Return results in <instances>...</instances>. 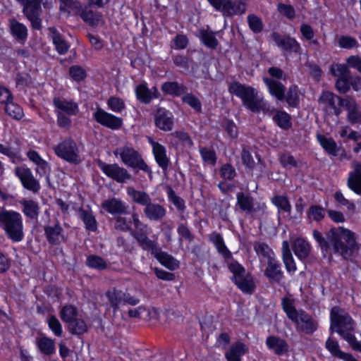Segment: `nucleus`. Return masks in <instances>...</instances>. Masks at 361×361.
Here are the masks:
<instances>
[{
    "instance_id": "1",
    "label": "nucleus",
    "mask_w": 361,
    "mask_h": 361,
    "mask_svg": "<svg viewBox=\"0 0 361 361\" xmlns=\"http://www.w3.org/2000/svg\"><path fill=\"white\" fill-rule=\"evenodd\" d=\"M313 236L323 252L327 253L332 247L334 252L344 259L350 258L357 249L354 234L343 227L331 228L326 234V239L317 230L313 231Z\"/></svg>"
},
{
    "instance_id": "2",
    "label": "nucleus",
    "mask_w": 361,
    "mask_h": 361,
    "mask_svg": "<svg viewBox=\"0 0 361 361\" xmlns=\"http://www.w3.org/2000/svg\"><path fill=\"white\" fill-rule=\"evenodd\" d=\"M330 331L337 332L350 346H353L357 341L353 334L355 324L351 317L339 307L331 308L330 312Z\"/></svg>"
},
{
    "instance_id": "3",
    "label": "nucleus",
    "mask_w": 361,
    "mask_h": 361,
    "mask_svg": "<svg viewBox=\"0 0 361 361\" xmlns=\"http://www.w3.org/2000/svg\"><path fill=\"white\" fill-rule=\"evenodd\" d=\"M228 91L240 97L243 105L252 112L263 111L267 114L271 111L269 105L262 99L257 98L255 89L251 87H247L238 82H233L228 86Z\"/></svg>"
},
{
    "instance_id": "4",
    "label": "nucleus",
    "mask_w": 361,
    "mask_h": 361,
    "mask_svg": "<svg viewBox=\"0 0 361 361\" xmlns=\"http://www.w3.org/2000/svg\"><path fill=\"white\" fill-rule=\"evenodd\" d=\"M0 228L7 237L13 242L23 239V223L20 213L13 210L3 209L0 212Z\"/></svg>"
},
{
    "instance_id": "5",
    "label": "nucleus",
    "mask_w": 361,
    "mask_h": 361,
    "mask_svg": "<svg viewBox=\"0 0 361 361\" xmlns=\"http://www.w3.org/2000/svg\"><path fill=\"white\" fill-rule=\"evenodd\" d=\"M282 307L287 317L297 324L298 329L306 334H312L317 329V324L305 311H298L293 305V300L288 298L282 299Z\"/></svg>"
},
{
    "instance_id": "6",
    "label": "nucleus",
    "mask_w": 361,
    "mask_h": 361,
    "mask_svg": "<svg viewBox=\"0 0 361 361\" xmlns=\"http://www.w3.org/2000/svg\"><path fill=\"white\" fill-rule=\"evenodd\" d=\"M209 4L224 18L242 16L247 10V0H207Z\"/></svg>"
},
{
    "instance_id": "7",
    "label": "nucleus",
    "mask_w": 361,
    "mask_h": 361,
    "mask_svg": "<svg viewBox=\"0 0 361 361\" xmlns=\"http://www.w3.org/2000/svg\"><path fill=\"white\" fill-rule=\"evenodd\" d=\"M119 154L123 163L128 167L137 169L147 173L152 178V172L137 151L130 147L125 146L114 151Z\"/></svg>"
},
{
    "instance_id": "8",
    "label": "nucleus",
    "mask_w": 361,
    "mask_h": 361,
    "mask_svg": "<svg viewBox=\"0 0 361 361\" xmlns=\"http://www.w3.org/2000/svg\"><path fill=\"white\" fill-rule=\"evenodd\" d=\"M56 154L68 163L78 164L81 161L76 142L71 138H66L54 147Z\"/></svg>"
},
{
    "instance_id": "9",
    "label": "nucleus",
    "mask_w": 361,
    "mask_h": 361,
    "mask_svg": "<svg viewBox=\"0 0 361 361\" xmlns=\"http://www.w3.org/2000/svg\"><path fill=\"white\" fill-rule=\"evenodd\" d=\"M23 6V13L30 22L33 29H42V20L39 18L42 0H16Z\"/></svg>"
},
{
    "instance_id": "10",
    "label": "nucleus",
    "mask_w": 361,
    "mask_h": 361,
    "mask_svg": "<svg viewBox=\"0 0 361 361\" xmlns=\"http://www.w3.org/2000/svg\"><path fill=\"white\" fill-rule=\"evenodd\" d=\"M319 105L326 114H334L339 116L341 114V106L345 103L342 98L329 91H324L319 97Z\"/></svg>"
},
{
    "instance_id": "11",
    "label": "nucleus",
    "mask_w": 361,
    "mask_h": 361,
    "mask_svg": "<svg viewBox=\"0 0 361 361\" xmlns=\"http://www.w3.org/2000/svg\"><path fill=\"white\" fill-rule=\"evenodd\" d=\"M97 166L107 177L118 183H124L132 179L128 170L118 164H107L99 160Z\"/></svg>"
},
{
    "instance_id": "12",
    "label": "nucleus",
    "mask_w": 361,
    "mask_h": 361,
    "mask_svg": "<svg viewBox=\"0 0 361 361\" xmlns=\"http://www.w3.org/2000/svg\"><path fill=\"white\" fill-rule=\"evenodd\" d=\"M93 116L97 123L111 130H118L123 125L121 118L109 114L99 107L97 108Z\"/></svg>"
},
{
    "instance_id": "13",
    "label": "nucleus",
    "mask_w": 361,
    "mask_h": 361,
    "mask_svg": "<svg viewBox=\"0 0 361 361\" xmlns=\"http://www.w3.org/2000/svg\"><path fill=\"white\" fill-rule=\"evenodd\" d=\"M271 39L283 51L294 52L299 54L300 52V45L293 37L289 35H281L278 32L271 34Z\"/></svg>"
},
{
    "instance_id": "14",
    "label": "nucleus",
    "mask_w": 361,
    "mask_h": 361,
    "mask_svg": "<svg viewBox=\"0 0 361 361\" xmlns=\"http://www.w3.org/2000/svg\"><path fill=\"white\" fill-rule=\"evenodd\" d=\"M16 175L20 178L23 187L33 192H37L40 188L39 182L35 178L28 168L16 167Z\"/></svg>"
},
{
    "instance_id": "15",
    "label": "nucleus",
    "mask_w": 361,
    "mask_h": 361,
    "mask_svg": "<svg viewBox=\"0 0 361 361\" xmlns=\"http://www.w3.org/2000/svg\"><path fill=\"white\" fill-rule=\"evenodd\" d=\"M101 207L105 212L114 216L128 214V206L119 198L107 199L102 202Z\"/></svg>"
},
{
    "instance_id": "16",
    "label": "nucleus",
    "mask_w": 361,
    "mask_h": 361,
    "mask_svg": "<svg viewBox=\"0 0 361 361\" xmlns=\"http://www.w3.org/2000/svg\"><path fill=\"white\" fill-rule=\"evenodd\" d=\"M348 111L347 119L351 124L361 123V107L357 104L355 99L347 96L345 97L343 106Z\"/></svg>"
},
{
    "instance_id": "17",
    "label": "nucleus",
    "mask_w": 361,
    "mask_h": 361,
    "mask_svg": "<svg viewBox=\"0 0 361 361\" xmlns=\"http://www.w3.org/2000/svg\"><path fill=\"white\" fill-rule=\"evenodd\" d=\"M155 125L162 130H171L173 126L172 114L164 108H159L155 114Z\"/></svg>"
},
{
    "instance_id": "18",
    "label": "nucleus",
    "mask_w": 361,
    "mask_h": 361,
    "mask_svg": "<svg viewBox=\"0 0 361 361\" xmlns=\"http://www.w3.org/2000/svg\"><path fill=\"white\" fill-rule=\"evenodd\" d=\"M264 275L270 282L279 283L283 277L281 269V264L274 257H269L267 260V266L264 270Z\"/></svg>"
},
{
    "instance_id": "19",
    "label": "nucleus",
    "mask_w": 361,
    "mask_h": 361,
    "mask_svg": "<svg viewBox=\"0 0 361 361\" xmlns=\"http://www.w3.org/2000/svg\"><path fill=\"white\" fill-rule=\"evenodd\" d=\"M352 167L353 171L349 173L348 186L361 196V164L354 161L352 163Z\"/></svg>"
},
{
    "instance_id": "20",
    "label": "nucleus",
    "mask_w": 361,
    "mask_h": 361,
    "mask_svg": "<svg viewBox=\"0 0 361 361\" xmlns=\"http://www.w3.org/2000/svg\"><path fill=\"white\" fill-rule=\"evenodd\" d=\"M236 209L246 214H251L257 212L255 208L254 199L249 194L239 192L236 194Z\"/></svg>"
},
{
    "instance_id": "21",
    "label": "nucleus",
    "mask_w": 361,
    "mask_h": 361,
    "mask_svg": "<svg viewBox=\"0 0 361 361\" xmlns=\"http://www.w3.org/2000/svg\"><path fill=\"white\" fill-rule=\"evenodd\" d=\"M150 143L152 146L153 154L157 164L164 171H166L170 164V160L166 155V148L153 140H151Z\"/></svg>"
},
{
    "instance_id": "22",
    "label": "nucleus",
    "mask_w": 361,
    "mask_h": 361,
    "mask_svg": "<svg viewBox=\"0 0 361 361\" xmlns=\"http://www.w3.org/2000/svg\"><path fill=\"white\" fill-rule=\"evenodd\" d=\"M145 216L150 221H158L166 214V208L158 203H152V200L144 208Z\"/></svg>"
},
{
    "instance_id": "23",
    "label": "nucleus",
    "mask_w": 361,
    "mask_h": 361,
    "mask_svg": "<svg viewBox=\"0 0 361 361\" xmlns=\"http://www.w3.org/2000/svg\"><path fill=\"white\" fill-rule=\"evenodd\" d=\"M266 345L277 355L286 354L289 349L288 343L284 339L276 336H268L266 339Z\"/></svg>"
},
{
    "instance_id": "24",
    "label": "nucleus",
    "mask_w": 361,
    "mask_h": 361,
    "mask_svg": "<svg viewBox=\"0 0 361 361\" xmlns=\"http://www.w3.org/2000/svg\"><path fill=\"white\" fill-rule=\"evenodd\" d=\"M325 347L333 357L343 361H357L351 354L343 352L338 343L331 337L326 340Z\"/></svg>"
},
{
    "instance_id": "25",
    "label": "nucleus",
    "mask_w": 361,
    "mask_h": 361,
    "mask_svg": "<svg viewBox=\"0 0 361 361\" xmlns=\"http://www.w3.org/2000/svg\"><path fill=\"white\" fill-rule=\"evenodd\" d=\"M22 206V212L23 214L31 220H37L40 207L37 202L32 200L23 199L19 202Z\"/></svg>"
},
{
    "instance_id": "26",
    "label": "nucleus",
    "mask_w": 361,
    "mask_h": 361,
    "mask_svg": "<svg viewBox=\"0 0 361 361\" xmlns=\"http://www.w3.org/2000/svg\"><path fill=\"white\" fill-rule=\"evenodd\" d=\"M63 228L59 222L53 226H47L44 227V233L48 242L52 245H57L65 238L62 234Z\"/></svg>"
},
{
    "instance_id": "27",
    "label": "nucleus",
    "mask_w": 361,
    "mask_h": 361,
    "mask_svg": "<svg viewBox=\"0 0 361 361\" xmlns=\"http://www.w3.org/2000/svg\"><path fill=\"white\" fill-rule=\"evenodd\" d=\"M263 81L268 87L271 95L279 101L285 99L286 87L281 82L268 78H264Z\"/></svg>"
},
{
    "instance_id": "28",
    "label": "nucleus",
    "mask_w": 361,
    "mask_h": 361,
    "mask_svg": "<svg viewBox=\"0 0 361 361\" xmlns=\"http://www.w3.org/2000/svg\"><path fill=\"white\" fill-rule=\"evenodd\" d=\"M135 93L137 99L145 104H149L153 98H157L159 94L155 87L149 90L145 84L137 86Z\"/></svg>"
},
{
    "instance_id": "29",
    "label": "nucleus",
    "mask_w": 361,
    "mask_h": 361,
    "mask_svg": "<svg viewBox=\"0 0 361 361\" xmlns=\"http://www.w3.org/2000/svg\"><path fill=\"white\" fill-rule=\"evenodd\" d=\"M149 232L144 233H132L133 238L137 241L139 245L142 250L149 251L152 255H154L159 247L156 241L152 240L148 238Z\"/></svg>"
},
{
    "instance_id": "30",
    "label": "nucleus",
    "mask_w": 361,
    "mask_h": 361,
    "mask_svg": "<svg viewBox=\"0 0 361 361\" xmlns=\"http://www.w3.org/2000/svg\"><path fill=\"white\" fill-rule=\"evenodd\" d=\"M53 103L54 106L60 111L59 112H65L68 116L76 115L78 111V104L73 101L55 97Z\"/></svg>"
},
{
    "instance_id": "31",
    "label": "nucleus",
    "mask_w": 361,
    "mask_h": 361,
    "mask_svg": "<svg viewBox=\"0 0 361 361\" xmlns=\"http://www.w3.org/2000/svg\"><path fill=\"white\" fill-rule=\"evenodd\" d=\"M80 16L85 23L92 27H97L102 20V15L100 13L94 11L89 6H86L84 8L81 7L79 9Z\"/></svg>"
},
{
    "instance_id": "32",
    "label": "nucleus",
    "mask_w": 361,
    "mask_h": 361,
    "mask_svg": "<svg viewBox=\"0 0 361 361\" xmlns=\"http://www.w3.org/2000/svg\"><path fill=\"white\" fill-rule=\"evenodd\" d=\"M162 265L169 269L174 270L178 267V262L171 255L166 252L161 251L159 247L158 250L153 255Z\"/></svg>"
},
{
    "instance_id": "33",
    "label": "nucleus",
    "mask_w": 361,
    "mask_h": 361,
    "mask_svg": "<svg viewBox=\"0 0 361 361\" xmlns=\"http://www.w3.org/2000/svg\"><path fill=\"white\" fill-rule=\"evenodd\" d=\"M295 255L300 259H306L310 252V244L303 238L295 239L293 244Z\"/></svg>"
},
{
    "instance_id": "34",
    "label": "nucleus",
    "mask_w": 361,
    "mask_h": 361,
    "mask_svg": "<svg viewBox=\"0 0 361 361\" xmlns=\"http://www.w3.org/2000/svg\"><path fill=\"white\" fill-rule=\"evenodd\" d=\"M246 351V345L241 342H237L233 344L229 350L226 353V357L228 361H241V356Z\"/></svg>"
},
{
    "instance_id": "35",
    "label": "nucleus",
    "mask_w": 361,
    "mask_h": 361,
    "mask_svg": "<svg viewBox=\"0 0 361 361\" xmlns=\"http://www.w3.org/2000/svg\"><path fill=\"white\" fill-rule=\"evenodd\" d=\"M54 44L60 54H64L69 49L68 43L61 37V34L54 27L49 28Z\"/></svg>"
},
{
    "instance_id": "36",
    "label": "nucleus",
    "mask_w": 361,
    "mask_h": 361,
    "mask_svg": "<svg viewBox=\"0 0 361 361\" xmlns=\"http://www.w3.org/2000/svg\"><path fill=\"white\" fill-rule=\"evenodd\" d=\"M283 261L285 264L286 269L288 272L295 271L296 270V265L294 262L289 243L288 241H283L281 247Z\"/></svg>"
},
{
    "instance_id": "37",
    "label": "nucleus",
    "mask_w": 361,
    "mask_h": 361,
    "mask_svg": "<svg viewBox=\"0 0 361 361\" xmlns=\"http://www.w3.org/2000/svg\"><path fill=\"white\" fill-rule=\"evenodd\" d=\"M78 214L79 218L85 224L86 229L91 231H95L97 230V224L91 211L80 207L78 210Z\"/></svg>"
},
{
    "instance_id": "38",
    "label": "nucleus",
    "mask_w": 361,
    "mask_h": 361,
    "mask_svg": "<svg viewBox=\"0 0 361 361\" xmlns=\"http://www.w3.org/2000/svg\"><path fill=\"white\" fill-rule=\"evenodd\" d=\"M36 345L39 351L45 355H51L55 353L54 341L47 336L37 338L36 339Z\"/></svg>"
},
{
    "instance_id": "39",
    "label": "nucleus",
    "mask_w": 361,
    "mask_h": 361,
    "mask_svg": "<svg viewBox=\"0 0 361 361\" xmlns=\"http://www.w3.org/2000/svg\"><path fill=\"white\" fill-rule=\"evenodd\" d=\"M199 37L207 47L212 49H216L219 42L213 31L209 29H201L199 31Z\"/></svg>"
},
{
    "instance_id": "40",
    "label": "nucleus",
    "mask_w": 361,
    "mask_h": 361,
    "mask_svg": "<svg viewBox=\"0 0 361 361\" xmlns=\"http://www.w3.org/2000/svg\"><path fill=\"white\" fill-rule=\"evenodd\" d=\"M161 90L164 92L175 95L180 96L187 92V87L183 84H180L178 82H166L161 85Z\"/></svg>"
},
{
    "instance_id": "41",
    "label": "nucleus",
    "mask_w": 361,
    "mask_h": 361,
    "mask_svg": "<svg viewBox=\"0 0 361 361\" xmlns=\"http://www.w3.org/2000/svg\"><path fill=\"white\" fill-rule=\"evenodd\" d=\"M128 195L131 197L133 202L146 206L152 200L149 195L144 191H140L135 190L133 187H128L127 188Z\"/></svg>"
},
{
    "instance_id": "42",
    "label": "nucleus",
    "mask_w": 361,
    "mask_h": 361,
    "mask_svg": "<svg viewBox=\"0 0 361 361\" xmlns=\"http://www.w3.org/2000/svg\"><path fill=\"white\" fill-rule=\"evenodd\" d=\"M106 296L111 307L116 311L118 309L119 305L123 304V298L125 296V293L120 290L112 288L106 293Z\"/></svg>"
},
{
    "instance_id": "43",
    "label": "nucleus",
    "mask_w": 361,
    "mask_h": 361,
    "mask_svg": "<svg viewBox=\"0 0 361 361\" xmlns=\"http://www.w3.org/2000/svg\"><path fill=\"white\" fill-rule=\"evenodd\" d=\"M10 27L12 35L19 40H25L27 37V27L16 19L10 20Z\"/></svg>"
},
{
    "instance_id": "44",
    "label": "nucleus",
    "mask_w": 361,
    "mask_h": 361,
    "mask_svg": "<svg viewBox=\"0 0 361 361\" xmlns=\"http://www.w3.org/2000/svg\"><path fill=\"white\" fill-rule=\"evenodd\" d=\"M318 142L322 147L329 154L334 156L337 155L338 147L336 142L331 137H326L323 135H317Z\"/></svg>"
},
{
    "instance_id": "45",
    "label": "nucleus",
    "mask_w": 361,
    "mask_h": 361,
    "mask_svg": "<svg viewBox=\"0 0 361 361\" xmlns=\"http://www.w3.org/2000/svg\"><path fill=\"white\" fill-rule=\"evenodd\" d=\"M233 281L244 293H251L254 290L255 285L252 277L249 275L245 274Z\"/></svg>"
},
{
    "instance_id": "46",
    "label": "nucleus",
    "mask_w": 361,
    "mask_h": 361,
    "mask_svg": "<svg viewBox=\"0 0 361 361\" xmlns=\"http://www.w3.org/2000/svg\"><path fill=\"white\" fill-rule=\"evenodd\" d=\"M273 120L280 128L284 130L291 127L290 116L283 111H276Z\"/></svg>"
},
{
    "instance_id": "47",
    "label": "nucleus",
    "mask_w": 361,
    "mask_h": 361,
    "mask_svg": "<svg viewBox=\"0 0 361 361\" xmlns=\"http://www.w3.org/2000/svg\"><path fill=\"white\" fill-rule=\"evenodd\" d=\"M68 329L73 334L81 335L87 331V326L84 320L76 317L69 323Z\"/></svg>"
},
{
    "instance_id": "48",
    "label": "nucleus",
    "mask_w": 361,
    "mask_h": 361,
    "mask_svg": "<svg viewBox=\"0 0 361 361\" xmlns=\"http://www.w3.org/2000/svg\"><path fill=\"white\" fill-rule=\"evenodd\" d=\"M5 111L8 115L17 120L20 119L23 116L22 108L12 100L6 104Z\"/></svg>"
},
{
    "instance_id": "49",
    "label": "nucleus",
    "mask_w": 361,
    "mask_h": 361,
    "mask_svg": "<svg viewBox=\"0 0 361 361\" xmlns=\"http://www.w3.org/2000/svg\"><path fill=\"white\" fill-rule=\"evenodd\" d=\"M86 264L90 268L99 270L105 269L107 267L106 261L102 257L95 255L87 257Z\"/></svg>"
},
{
    "instance_id": "50",
    "label": "nucleus",
    "mask_w": 361,
    "mask_h": 361,
    "mask_svg": "<svg viewBox=\"0 0 361 361\" xmlns=\"http://www.w3.org/2000/svg\"><path fill=\"white\" fill-rule=\"evenodd\" d=\"M166 192L169 201L171 202L178 210L183 211L185 208L183 199L178 196L173 188L169 185L166 186Z\"/></svg>"
},
{
    "instance_id": "51",
    "label": "nucleus",
    "mask_w": 361,
    "mask_h": 361,
    "mask_svg": "<svg viewBox=\"0 0 361 361\" xmlns=\"http://www.w3.org/2000/svg\"><path fill=\"white\" fill-rule=\"evenodd\" d=\"M78 311L77 309L73 305L64 306L60 312L61 319L66 323H70L75 318L77 317Z\"/></svg>"
},
{
    "instance_id": "52",
    "label": "nucleus",
    "mask_w": 361,
    "mask_h": 361,
    "mask_svg": "<svg viewBox=\"0 0 361 361\" xmlns=\"http://www.w3.org/2000/svg\"><path fill=\"white\" fill-rule=\"evenodd\" d=\"M290 106L295 107L299 103V94L298 87L292 85L289 87L286 95L285 94V99Z\"/></svg>"
},
{
    "instance_id": "53",
    "label": "nucleus",
    "mask_w": 361,
    "mask_h": 361,
    "mask_svg": "<svg viewBox=\"0 0 361 361\" xmlns=\"http://www.w3.org/2000/svg\"><path fill=\"white\" fill-rule=\"evenodd\" d=\"M114 228L118 231L126 232L132 231L131 220H128L123 215L115 216Z\"/></svg>"
},
{
    "instance_id": "54",
    "label": "nucleus",
    "mask_w": 361,
    "mask_h": 361,
    "mask_svg": "<svg viewBox=\"0 0 361 361\" xmlns=\"http://www.w3.org/2000/svg\"><path fill=\"white\" fill-rule=\"evenodd\" d=\"M272 202L279 209L285 212H290L291 205L286 197L283 195H275L272 198Z\"/></svg>"
},
{
    "instance_id": "55",
    "label": "nucleus",
    "mask_w": 361,
    "mask_h": 361,
    "mask_svg": "<svg viewBox=\"0 0 361 361\" xmlns=\"http://www.w3.org/2000/svg\"><path fill=\"white\" fill-rule=\"evenodd\" d=\"M59 10L61 12L70 13L71 10L81 9L80 4L76 0H59Z\"/></svg>"
},
{
    "instance_id": "56",
    "label": "nucleus",
    "mask_w": 361,
    "mask_h": 361,
    "mask_svg": "<svg viewBox=\"0 0 361 361\" xmlns=\"http://www.w3.org/2000/svg\"><path fill=\"white\" fill-rule=\"evenodd\" d=\"M254 249L257 255H260L267 258L269 260V257H274V254L270 247L264 243L257 242L254 245Z\"/></svg>"
},
{
    "instance_id": "57",
    "label": "nucleus",
    "mask_w": 361,
    "mask_h": 361,
    "mask_svg": "<svg viewBox=\"0 0 361 361\" xmlns=\"http://www.w3.org/2000/svg\"><path fill=\"white\" fill-rule=\"evenodd\" d=\"M249 27L255 33L260 32L263 29L262 20L255 14H250L247 16Z\"/></svg>"
},
{
    "instance_id": "58",
    "label": "nucleus",
    "mask_w": 361,
    "mask_h": 361,
    "mask_svg": "<svg viewBox=\"0 0 361 361\" xmlns=\"http://www.w3.org/2000/svg\"><path fill=\"white\" fill-rule=\"evenodd\" d=\"M109 108L116 112L120 113L125 109V103L121 98L111 97L107 101Z\"/></svg>"
},
{
    "instance_id": "59",
    "label": "nucleus",
    "mask_w": 361,
    "mask_h": 361,
    "mask_svg": "<svg viewBox=\"0 0 361 361\" xmlns=\"http://www.w3.org/2000/svg\"><path fill=\"white\" fill-rule=\"evenodd\" d=\"M200 153L204 162L214 165L216 162V156L214 150L207 147H200Z\"/></svg>"
},
{
    "instance_id": "60",
    "label": "nucleus",
    "mask_w": 361,
    "mask_h": 361,
    "mask_svg": "<svg viewBox=\"0 0 361 361\" xmlns=\"http://www.w3.org/2000/svg\"><path fill=\"white\" fill-rule=\"evenodd\" d=\"M49 329L53 331L55 336H61L62 335V326L59 320L54 315H49L47 319Z\"/></svg>"
},
{
    "instance_id": "61",
    "label": "nucleus",
    "mask_w": 361,
    "mask_h": 361,
    "mask_svg": "<svg viewBox=\"0 0 361 361\" xmlns=\"http://www.w3.org/2000/svg\"><path fill=\"white\" fill-rule=\"evenodd\" d=\"M132 221L136 230L130 231L132 233H144L148 232V226L139 219L138 214L133 213L132 214Z\"/></svg>"
},
{
    "instance_id": "62",
    "label": "nucleus",
    "mask_w": 361,
    "mask_h": 361,
    "mask_svg": "<svg viewBox=\"0 0 361 361\" xmlns=\"http://www.w3.org/2000/svg\"><path fill=\"white\" fill-rule=\"evenodd\" d=\"M325 216V209L319 205H312L309 209V217L314 221H319Z\"/></svg>"
},
{
    "instance_id": "63",
    "label": "nucleus",
    "mask_w": 361,
    "mask_h": 361,
    "mask_svg": "<svg viewBox=\"0 0 361 361\" xmlns=\"http://www.w3.org/2000/svg\"><path fill=\"white\" fill-rule=\"evenodd\" d=\"M71 77L75 81H81L86 77L85 71L79 66H73L69 68Z\"/></svg>"
},
{
    "instance_id": "64",
    "label": "nucleus",
    "mask_w": 361,
    "mask_h": 361,
    "mask_svg": "<svg viewBox=\"0 0 361 361\" xmlns=\"http://www.w3.org/2000/svg\"><path fill=\"white\" fill-rule=\"evenodd\" d=\"M220 174L224 179L231 180L235 177L236 172L233 166L226 164L221 166Z\"/></svg>"
}]
</instances>
